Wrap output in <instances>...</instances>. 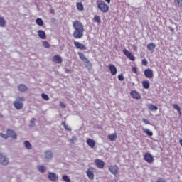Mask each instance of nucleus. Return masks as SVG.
I'll return each mask as SVG.
<instances>
[{"instance_id":"obj_35","label":"nucleus","mask_w":182,"mask_h":182,"mask_svg":"<svg viewBox=\"0 0 182 182\" xmlns=\"http://www.w3.org/2000/svg\"><path fill=\"white\" fill-rule=\"evenodd\" d=\"M62 178H63V181L70 182V178H69V176H68L66 175L63 176Z\"/></svg>"},{"instance_id":"obj_31","label":"nucleus","mask_w":182,"mask_h":182,"mask_svg":"<svg viewBox=\"0 0 182 182\" xmlns=\"http://www.w3.org/2000/svg\"><path fill=\"white\" fill-rule=\"evenodd\" d=\"M36 25H38V26H43V21L42 20V18H38L36 20Z\"/></svg>"},{"instance_id":"obj_43","label":"nucleus","mask_w":182,"mask_h":182,"mask_svg":"<svg viewBox=\"0 0 182 182\" xmlns=\"http://www.w3.org/2000/svg\"><path fill=\"white\" fill-rule=\"evenodd\" d=\"M149 62H147V60L144 59L142 60V65H144V66H147Z\"/></svg>"},{"instance_id":"obj_49","label":"nucleus","mask_w":182,"mask_h":182,"mask_svg":"<svg viewBox=\"0 0 182 182\" xmlns=\"http://www.w3.org/2000/svg\"><path fill=\"white\" fill-rule=\"evenodd\" d=\"M133 49H134V50L137 51V46H133Z\"/></svg>"},{"instance_id":"obj_27","label":"nucleus","mask_w":182,"mask_h":182,"mask_svg":"<svg viewBox=\"0 0 182 182\" xmlns=\"http://www.w3.org/2000/svg\"><path fill=\"white\" fill-rule=\"evenodd\" d=\"M142 130H143L144 133L147 134V136H153V132L151 131L150 129H146V128H143Z\"/></svg>"},{"instance_id":"obj_53","label":"nucleus","mask_w":182,"mask_h":182,"mask_svg":"<svg viewBox=\"0 0 182 182\" xmlns=\"http://www.w3.org/2000/svg\"><path fill=\"white\" fill-rule=\"evenodd\" d=\"M107 4H110V0H105Z\"/></svg>"},{"instance_id":"obj_2","label":"nucleus","mask_w":182,"mask_h":182,"mask_svg":"<svg viewBox=\"0 0 182 182\" xmlns=\"http://www.w3.org/2000/svg\"><path fill=\"white\" fill-rule=\"evenodd\" d=\"M77 54H78L80 59H81V60H82L85 68L87 69H88L89 70H92V63H90V60H89V59H87V58H86V55H85V54H83L82 53L78 52Z\"/></svg>"},{"instance_id":"obj_25","label":"nucleus","mask_w":182,"mask_h":182,"mask_svg":"<svg viewBox=\"0 0 182 182\" xmlns=\"http://www.w3.org/2000/svg\"><path fill=\"white\" fill-rule=\"evenodd\" d=\"M87 144L88 146H90V147H91L92 149H93V147H95V144H96V143L95 142V140L90 139H88L87 140Z\"/></svg>"},{"instance_id":"obj_12","label":"nucleus","mask_w":182,"mask_h":182,"mask_svg":"<svg viewBox=\"0 0 182 182\" xmlns=\"http://www.w3.org/2000/svg\"><path fill=\"white\" fill-rule=\"evenodd\" d=\"M44 157L45 159H46V160H52L53 157V154L52 153V151H46L44 153Z\"/></svg>"},{"instance_id":"obj_11","label":"nucleus","mask_w":182,"mask_h":182,"mask_svg":"<svg viewBox=\"0 0 182 182\" xmlns=\"http://www.w3.org/2000/svg\"><path fill=\"white\" fill-rule=\"evenodd\" d=\"M48 179L50 181H56L59 179V176L58 174L53 173V172H49L48 173Z\"/></svg>"},{"instance_id":"obj_20","label":"nucleus","mask_w":182,"mask_h":182,"mask_svg":"<svg viewBox=\"0 0 182 182\" xmlns=\"http://www.w3.org/2000/svg\"><path fill=\"white\" fill-rule=\"evenodd\" d=\"M147 107L151 112H157V110H159V107H157V106H156L153 104L148 105Z\"/></svg>"},{"instance_id":"obj_5","label":"nucleus","mask_w":182,"mask_h":182,"mask_svg":"<svg viewBox=\"0 0 182 182\" xmlns=\"http://www.w3.org/2000/svg\"><path fill=\"white\" fill-rule=\"evenodd\" d=\"M108 170L109 171V172L113 174L115 177L116 176H117L118 173H119V170H120V168H119V166H117V165L114 164V165H111L108 167Z\"/></svg>"},{"instance_id":"obj_17","label":"nucleus","mask_w":182,"mask_h":182,"mask_svg":"<svg viewBox=\"0 0 182 182\" xmlns=\"http://www.w3.org/2000/svg\"><path fill=\"white\" fill-rule=\"evenodd\" d=\"M7 134L9 137H11L12 139H16L18 137V136L16 135V132H15L12 129H8Z\"/></svg>"},{"instance_id":"obj_48","label":"nucleus","mask_w":182,"mask_h":182,"mask_svg":"<svg viewBox=\"0 0 182 182\" xmlns=\"http://www.w3.org/2000/svg\"><path fill=\"white\" fill-rule=\"evenodd\" d=\"M156 182H165L163 178L159 179Z\"/></svg>"},{"instance_id":"obj_6","label":"nucleus","mask_w":182,"mask_h":182,"mask_svg":"<svg viewBox=\"0 0 182 182\" xmlns=\"http://www.w3.org/2000/svg\"><path fill=\"white\" fill-rule=\"evenodd\" d=\"M96 168L90 167L86 171V175L87 176L89 180H95V172Z\"/></svg>"},{"instance_id":"obj_9","label":"nucleus","mask_w":182,"mask_h":182,"mask_svg":"<svg viewBox=\"0 0 182 182\" xmlns=\"http://www.w3.org/2000/svg\"><path fill=\"white\" fill-rule=\"evenodd\" d=\"M74 45L76 49H80V50H87V47L85 46V44L80 43L77 41H74Z\"/></svg>"},{"instance_id":"obj_13","label":"nucleus","mask_w":182,"mask_h":182,"mask_svg":"<svg viewBox=\"0 0 182 182\" xmlns=\"http://www.w3.org/2000/svg\"><path fill=\"white\" fill-rule=\"evenodd\" d=\"M95 165L97 166V168H103L105 167V162L100 159H96L95 161Z\"/></svg>"},{"instance_id":"obj_52","label":"nucleus","mask_w":182,"mask_h":182,"mask_svg":"<svg viewBox=\"0 0 182 182\" xmlns=\"http://www.w3.org/2000/svg\"><path fill=\"white\" fill-rule=\"evenodd\" d=\"M63 126H66V122H62Z\"/></svg>"},{"instance_id":"obj_29","label":"nucleus","mask_w":182,"mask_h":182,"mask_svg":"<svg viewBox=\"0 0 182 182\" xmlns=\"http://www.w3.org/2000/svg\"><path fill=\"white\" fill-rule=\"evenodd\" d=\"M38 171L40 173H45L46 171V168L45 166L43 165H40L38 166Z\"/></svg>"},{"instance_id":"obj_16","label":"nucleus","mask_w":182,"mask_h":182,"mask_svg":"<svg viewBox=\"0 0 182 182\" xmlns=\"http://www.w3.org/2000/svg\"><path fill=\"white\" fill-rule=\"evenodd\" d=\"M144 75L146 77H148L149 79H151V77H153L154 76L153 70H151V69H146L144 71Z\"/></svg>"},{"instance_id":"obj_44","label":"nucleus","mask_w":182,"mask_h":182,"mask_svg":"<svg viewBox=\"0 0 182 182\" xmlns=\"http://www.w3.org/2000/svg\"><path fill=\"white\" fill-rule=\"evenodd\" d=\"M64 128L65 129V130H69V131L72 130V129L70 128V127H69V125H68V124H65V125L64 126Z\"/></svg>"},{"instance_id":"obj_45","label":"nucleus","mask_w":182,"mask_h":182,"mask_svg":"<svg viewBox=\"0 0 182 182\" xmlns=\"http://www.w3.org/2000/svg\"><path fill=\"white\" fill-rule=\"evenodd\" d=\"M132 72H134V73H137V68L133 67L132 68Z\"/></svg>"},{"instance_id":"obj_42","label":"nucleus","mask_w":182,"mask_h":182,"mask_svg":"<svg viewBox=\"0 0 182 182\" xmlns=\"http://www.w3.org/2000/svg\"><path fill=\"white\" fill-rule=\"evenodd\" d=\"M118 79L121 81L123 82L124 80V77L121 74L118 75Z\"/></svg>"},{"instance_id":"obj_10","label":"nucleus","mask_w":182,"mask_h":182,"mask_svg":"<svg viewBox=\"0 0 182 182\" xmlns=\"http://www.w3.org/2000/svg\"><path fill=\"white\" fill-rule=\"evenodd\" d=\"M124 55H125V56L129 59V60H132V61H134V55H133V54L129 52V50H126V49H124L122 50Z\"/></svg>"},{"instance_id":"obj_28","label":"nucleus","mask_w":182,"mask_h":182,"mask_svg":"<svg viewBox=\"0 0 182 182\" xmlns=\"http://www.w3.org/2000/svg\"><path fill=\"white\" fill-rule=\"evenodd\" d=\"M142 86H143L144 89H149L150 87V82L147 80L144 81L142 82Z\"/></svg>"},{"instance_id":"obj_51","label":"nucleus","mask_w":182,"mask_h":182,"mask_svg":"<svg viewBox=\"0 0 182 182\" xmlns=\"http://www.w3.org/2000/svg\"><path fill=\"white\" fill-rule=\"evenodd\" d=\"M50 12H51V14H55V10L51 9V10H50Z\"/></svg>"},{"instance_id":"obj_8","label":"nucleus","mask_w":182,"mask_h":182,"mask_svg":"<svg viewBox=\"0 0 182 182\" xmlns=\"http://www.w3.org/2000/svg\"><path fill=\"white\" fill-rule=\"evenodd\" d=\"M144 159L145 161H146V163H149V164H151V163L154 161V158H153V156L151 155L150 153H146Z\"/></svg>"},{"instance_id":"obj_24","label":"nucleus","mask_w":182,"mask_h":182,"mask_svg":"<svg viewBox=\"0 0 182 182\" xmlns=\"http://www.w3.org/2000/svg\"><path fill=\"white\" fill-rule=\"evenodd\" d=\"M6 26V21L4 17H0V28H5Z\"/></svg>"},{"instance_id":"obj_7","label":"nucleus","mask_w":182,"mask_h":182,"mask_svg":"<svg viewBox=\"0 0 182 182\" xmlns=\"http://www.w3.org/2000/svg\"><path fill=\"white\" fill-rule=\"evenodd\" d=\"M0 164L3 166H8L9 164V159L2 153H0Z\"/></svg>"},{"instance_id":"obj_36","label":"nucleus","mask_w":182,"mask_h":182,"mask_svg":"<svg viewBox=\"0 0 182 182\" xmlns=\"http://www.w3.org/2000/svg\"><path fill=\"white\" fill-rule=\"evenodd\" d=\"M94 21H95V22H96L97 23H100V16H94Z\"/></svg>"},{"instance_id":"obj_26","label":"nucleus","mask_w":182,"mask_h":182,"mask_svg":"<svg viewBox=\"0 0 182 182\" xmlns=\"http://www.w3.org/2000/svg\"><path fill=\"white\" fill-rule=\"evenodd\" d=\"M108 139H109L111 141H114V140L117 139V134H116V133L109 134Z\"/></svg>"},{"instance_id":"obj_47","label":"nucleus","mask_w":182,"mask_h":182,"mask_svg":"<svg viewBox=\"0 0 182 182\" xmlns=\"http://www.w3.org/2000/svg\"><path fill=\"white\" fill-rule=\"evenodd\" d=\"M60 106L61 107H66V106L65 105V103H63V102H60Z\"/></svg>"},{"instance_id":"obj_1","label":"nucleus","mask_w":182,"mask_h":182,"mask_svg":"<svg viewBox=\"0 0 182 182\" xmlns=\"http://www.w3.org/2000/svg\"><path fill=\"white\" fill-rule=\"evenodd\" d=\"M73 28L74 31L73 36L75 39H82L83 38V33H85V26L80 21H75L73 22Z\"/></svg>"},{"instance_id":"obj_33","label":"nucleus","mask_w":182,"mask_h":182,"mask_svg":"<svg viewBox=\"0 0 182 182\" xmlns=\"http://www.w3.org/2000/svg\"><path fill=\"white\" fill-rule=\"evenodd\" d=\"M77 140V138L76 136H72L71 139H68L69 143H70V144H74L75 141H76Z\"/></svg>"},{"instance_id":"obj_21","label":"nucleus","mask_w":182,"mask_h":182,"mask_svg":"<svg viewBox=\"0 0 182 182\" xmlns=\"http://www.w3.org/2000/svg\"><path fill=\"white\" fill-rule=\"evenodd\" d=\"M38 36H39V38H41V39H46V33H45L42 30H39L38 31Z\"/></svg>"},{"instance_id":"obj_54","label":"nucleus","mask_w":182,"mask_h":182,"mask_svg":"<svg viewBox=\"0 0 182 182\" xmlns=\"http://www.w3.org/2000/svg\"><path fill=\"white\" fill-rule=\"evenodd\" d=\"M179 143H180V144H181V147H182V139H181V140L179 141Z\"/></svg>"},{"instance_id":"obj_32","label":"nucleus","mask_w":182,"mask_h":182,"mask_svg":"<svg viewBox=\"0 0 182 182\" xmlns=\"http://www.w3.org/2000/svg\"><path fill=\"white\" fill-rule=\"evenodd\" d=\"M175 5L179 8H182V0H174Z\"/></svg>"},{"instance_id":"obj_4","label":"nucleus","mask_w":182,"mask_h":182,"mask_svg":"<svg viewBox=\"0 0 182 182\" xmlns=\"http://www.w3.org/2000/svg\"><path fill=\"white\" fill-rule=\"evenodd\" d=\"M97 8L101 12H109V6L105 2L97 3Z\"/></svg>"},{"instance_id":"obj_18","label":"nucleus","mask_w":182,"mask_h":182,"mask_svg":"<svg viewBox=\"0 0 182 182\" xmlns=\"http://www.w3.org/2000/svg\"><path fill=\"white\" fill-rule=\"evenodd\" d=\"M18 89L19 90V92H26L28 91V87L25 85V84H20L18 86Z\"/></svg>"},{"instance_id":"obj_3","label":"nucleus","mask_w":182,"mask_h":182,"mask_svg":"<svg viewBox=\"0 0 182 182\" xmlns=\"http://www.w3.org/2000/svg\"><path fill=\"white\" fill-rule=\"evenodd\" d=\"M23 102H25V97H18L13 103L15 109H16V110L23 109Z\"/></svg>"},{"instance_id":"obj_15","label":"nucleus","mask_w":182,"mask_h":182,"mask_svg":"<svg viewBox=\"0 0 182 182\" xmlns=\"http://www.w3.org/2000/svg\"><path fill=\"white\" fill-rule=\"evenodd\" d=\"M109 69L110 70L111 75L113 76L117 73V68H116V66H114L113 64H110L109 65Z\"/></svg>"},{"instance_id":"obj_37","label":"nucleus","mask_w":182,"mask_h":182,"mask_svg":"<svg viewBox=\"0 0 182 182\" xmlns=\"http://www.w3.org/2000/svg\"><path fill=\"white\" fill-rule=\"evenodd\" d=\"M43 46H44V48H50V45L49 44V43L48 41H43Z\"/></svg>"},{"instance_id":"obj_34","label":"nucleus","mask_w":182,"mask_h":182,"mask_svg":"<svg viewBox=\"0 0 182 182\" xmlns=\"http://www.w3.org/2000/svg\"><path fill=\"white\" fill-rule=\"evenodd\" d=\"M173 107L176 110H177V112H178L179 114H181V109H180V107L178 106V105L174 104Z\"/></svg>"},{"instance_id":"obj_55","label":"nucleus","mask_w":182,"mask_h":182,"mask_svg":"<svg viewBox=\"0 0 182 182\" xmlns=\"http://www.w3.org/2000/svg\"><path fill=\"white\" fill-rule=\"evenodd\" d=\"M1 117H2V115H0Z\"/></svg>"},{"instance_id":"obj_19","label":"nucleus","mask_w":182,"mask_h":182,"mask_svg":"<svg viewBox=\"0 0 182 182\" xmlns=\"http://www.w3.org/2000/svg\"><path fill=\"white\" fill-rule=\"evenodd\" d=\"M155 48H156V44H154V43H150L149 44L147 45V49H148V50L151 52V53H153V52H154Z\"/></svg>"},{"instance_id":"obj_22","label":"nucleus","mask_w":182,"mask_h":182,"mask_svg":"<svg viewBox=\"0 0 182 182\" xmlns=\"http://www.w3.org/2000/svg\"><path fill=\"white\" fill-rule=\"evenodd\" d=\"M23 146L26 149V150H32V144H31V142H29V141H25L23 142Z\"/></svg>"},{"instance_id":"obj_39","label":"nucleus","mask_w":182,"mask_h":182,"mask_svg":"<svg viewBox=\"0 0 182 182\" xmlns=\"http://www.w3.org/2000/svg\"><path fill=\"white\" fill-rule=\"evenodd\" d=\"M35 122H36V119L32 118L30 122L31 124H30V127H33V124H35Z\"/></svg>"},{"instance_id":"obj_50","label":"nucleus","mask_w":182,"mask_h":182,"mask_svg":"<svg viewBox=\"0 0 182 182\" xmlns=\"http://www.w3.org/2000/svg\"><path fill=\"white\" fill-rule=\"evenodd\" d=\"M171 32H174V28H169Z\"/></svg>"},{"instance_id":"obj_30","label":"nucleus","mask_w":182,"mask_h":182,"mask_svg":"<svg viewBox=\"0 0 182 182\" xmlns=\"http://www.w3.org/2000/svg\"><path fill=\"white\" fill-rule=\"evenodd\" d=\"M76 6L78 11H83L84 9L83 4H82V2H77L76 4Z\"/></svg>"},{"instance_id":"obj_41","label":"nucleus","mask_w":182,"mask_h":182,"mask_svg":"<svg viewBox=\"0 0 182 182\" xmlns=\"http://www.w3.org/2000/svg\"><path fill=\"white\" fill-rule=\"evenodd\" d=\"M142 122H143V123H144L145 124H150V121H149V119H146V118H143V119H142Z\"/></svg>"},{"instance_id":"obj_40","label":"nucleus","mask_w":182,"mask_h":182,"mask_svg":"<svg viewBox=\"0 0 182 182\" xmlns=\"http://www.w3.org/2000/svg\"><path fill=\"white\" fill-rule=\"evenodd\" d=\"M0 136L3 139H8L9 137L8 134H6L0 133Z\"/></svg>"},{"instance_id":"obj_23","label":"nucleus","mask_w":182,"mask_h":182,"mask_svg":"<svg viewBox=\"0 0 182 182\" xmlns=\"http://www.w3.org/2000/svg\"><path fill=\"white\" fill-rule=\"evenodd\" d=\"M53 60L55 62V63H62V58L60 55H54Z\"/></svg>"},{"instance_id":"obj_46","label":"nucleus","mask_w":182,"mask_h":182,"mask_svg":"<svg viewBox=\"0 0 182 182\" xmlns=\"http://www.w3.org/2000/svg\"><path fill=\"white\" fill-rule=\"evenodd\" d=\"M65 73H72V71L69 69H65Z\"/></svg>"},{"instance_id":"obj_38","label":"nucleus","mask_w":182,"mask_h":182,"mask_svg":"<svg viewBox=\"0 0 182 182\" xmlns=\"http://www.w3.org/2000/svg\"><path fill=\"white\" fill-rule=\"evenodd\" d=\"M41 97L42 99H44V100H49V96L46 94H42Z\"/></svg>"},{"instance_id":"obj_14","label":"nucleus","mask_w":182,"mask_h":182,"mask_svg":"<svg viewBox=\"0 0 182 182\" xmlns=\"http://www.w3.org/2000/svg\"><path fill=\"white\" fill-rule=\"evenodd\" d=\"M130 95L132 96V97H133V99H137V100L141 99V96H140V94H139L137 91H134V90L131 91Z\"/></svg>"}]
</instances>
